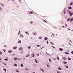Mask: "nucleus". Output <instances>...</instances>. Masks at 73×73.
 Here are the masks:
<instances>
[{
    "mask_svg": "<svg viewBox=\"0 0 73 73\" xmlns=\"http://www.w3.org/2000/svg\"><path fill=\"white\" fill-rule=\"evenodd\" d=\"M57 59H58L59 60V58L58 57H58H57Z\"/></svg>",
    "mask_w": 73,
    "mask_h": 73,
    "instance_id": "nucleus-27",
    "label": "nucleus"
},
{
    "mask_svg": "<svg viewBox=\"0 0 73 73\" xmlns=\"http://www.w3.org/2000/svg\"><path fill=\"white\" fill-rule=\"evenodd\" d=\"M42 38V37H39V39H41Z\"/></svg>",
    "mask_w": 73,
    "mask_h": 73,
    "instance_id": "nucleus-31",
    "label": "nucleus"
},
{
    "mask_svg": "<svg viewBox=\"0 0 73 73\" xmlns=\"http://www.w3.org/2000/svg\"><path fill=\"white\" fill-rule=\"evenodd\" d=\"M68 8L69 9H71V7H68Z\"/></svg>",
    "mask_w": 73,
    "mask_h": 73,
    "instance_id": "nucleus-15",
    "label": "nucleus"
},
{
    "mask_svg": "<svg viewBox=\"0 0 73 73\" xmlns=\"http://www.w3.org/2000/svg\"><path fill=\"white\" fill-rule=\"evenodd\" d=\"M73 20V17L72 18H71L70 20V22H71Z\"/></svg>",
    "mask_w": 73,
    "mask_h": 73,
    "instance_id": "nucleus-3",
    "label": "nucleus"
},
{
    "mask_svg": "<svg viewBox=\"0 0 73 73\" xmlns=\"http://www.w3.org/2000/svg\"><path fill=\"white\" fill-rule=\"evenodd\" d=\"M30 23H31V24H32L33 23V22H30Z\"/></svg>",
    "mask_w": 73,
    "mask_h": 73,
    "instance_id": "nucleus-47",
    "label": "nucleus"
},
{
    "mask_svg": "<svg viewBox=\"0 0 73 73\" xmlns=\"http://www.w3.org/2000/svg\"><path fill=\"white\" fill-rule=\"evenodd\" d=\"M66 68H69L68 67V66H66Z\"/></svg>",
    "mask_w": 73,
    "mask_h": 73,
    "instance_id": "nucleus-33",
    "label": "nucleus"
},
{
    "mask_svg": "<svg viewBox=\"0 0 73 73\" xmlns=\"http://www.w3.org/2000/svg\"><path fill=\"white\" fill-rule=\"evenodd\" d=\"M33 35H35V36H36V33H33Z\"/></svg>",
    "mask_w": 73,
    "mask_h": 73,
    "instance_id": "nucleus-9",
    "label": "nucleus"
},
{
    "mask_svg": "<svg viewBox=\"0 0 73 73\" xmlns=\"http://www.w3.org/2000/svg\"><path fill=\"white\" fill-rule=\"evenodd\" d=\"M17 72H19V71L18 70H16Z\"/></svg>",
    "mask_w": 73,
    "mask_h": 73,
    "instance_id": "nucleus-43",
    "label": "nucleus"
},
{
    "mask_svg": "<svg viewBox=\"0 0 73 73\" xmlns=\"http://www.w3.org/2000/svg\"><path fill=\"white\" fill-rule=\"evenodd\" d=\"M20 36L21 37H23V35H20Z\"/></svg>",
    "mask_w": 73,
    "mask_h": 73,
    "instance_id": "nucleus-6",
    "label": "nucleus"
},
{
    "mask_svg": "<svg viewBox=\"0 0 73 73\" xmlns=\"http://www.w3.org/2000/svg\"><path fill=\"white\" fill-rule=\"evenodd\" d=\"M68 59L69 60H71V58H70L69 57L68 58Z\"/></svg>",
    "mask_w": 73,
    "mask_h": 73,
    "instance_id": "nucleus-22",
    "label": "nucleus"
},
{
    "mask_svg": "<svg viewBox=\"0 0 73 73\" xmlns=\"http://www.w3.org/2000/svg\"><path fill=\"white\" fill-rule=\"evenodd\" d=\"M51 47H52V48H55V47H54V46H52Z\"/></svg>",
    "mask_w": 73,
    "mask_h": 73,
    "instance_id": "nucleus-39",
    "label": "nucleus"
},
{
    "mask_svg": "<svg viewBox=\"0 0 73 73\" xmlns=\"http://www.w3.org/2000/svg\"><path fill=\"white\" fill-rule=\"evenodd\" d=\"M3 70H4L5 72H6V70L5 68H3Z\"/></svg>",
    "mask_w": 73,
    "mask_h": 73,
    "instance_id": "nucleus-11",
    "label": "nucleus"
},
{
    "mask_svg": "<svg viewBox=\"0 0 73 73\" xmlns=\"http://www.w3.org/2000/svg\"><path fill=\"white\" fill-rule=\"evenodd\" d=\"M70 41L71 42H72V41H71V40H70Z\"/></svg>",
    "mask_w": 73,
    "mask_h": 73,
    "instance_id": "nucleus-57",
    "label": "nucleus"
},
{
    "mask_svg": "<svg viewBox=\"0 0 73 73\" xmlns=\"http://www.w3.org/2000/svg\"><path fill=\"white\" fill-rule=\"evenodd\" d=\"M33 73H35V72H33Z\"/></svg>",
    "mask_w": 73,
    "mask_h": 73,
    "instance_id": "nucleus-60",
    "label": "nucleus"
},
{
    "mask_svg": "<svg viewBox=\"0 0 73 73\" xmlns=\"http://www.w3.org/2000/svg\"><path fill=\"white\" fill-rule=\"evenodd\" d=\"M12 52V50H9L8 52L10 53H11Z\"/></svg>",
    "mask_w": 73,
    "mask_h": 73,
    "instance_id": "nucleus-4",
    "label": "nucleus"
},
{
    "mask_svg": "<svg viewBox=\"0 0 73 73\" xmlns=\"http://www.w3.org/2000/svg\"><path fill=\"white\" fill-rule=\"evenodd\" d=\"M35 54H34V53L33 54V55H32V57H35Z\"/></svg>",
    "mask_w": 73,
    "mask_h": 73,
    "instance_id": "nucleus-16",
    "label": "nucleus"
},
{
    "mask_svg": "<svg viewBox=\"0 0 73 73\" xmlns=\"http://www.w3.org/2000/svg\"><path fill=\"white\" fill-rule=\"evenodd\" d=\"M73 4V3H71L70 4V5H72Z\"/></svg>",
    "mask_w": 73,
    "mask_h": 73,
    "instance_id": "nucleus-29",
    "label": "nucleus"
},
{
    "mask_svg": "<svg viewBox=\"0 0 73 73\" xmlns=\"http://www.w3.org/2000/svg\"><path fill=\"white\" fill-rule=\"evenodd\" d=\"M21 67H23V64H21Z\"/></svg>",
    "mask_w": 73,
    "mask_h": 73,
    "instance_id": "nucleus-23",
    "label": "nucleus"
},
{
    "mask_svg": "<svg viewBox=\"0 0 73 73\" xmlns=\"http://www.w3.org/2000/svg\"><path fill=\"white\" fill-rule=\"evenodd\" d=\"M4 60L6 61H8V59H7V58L5 59H4Z\"/></svg>",
    "mask_w": 73,
    "mask_h": 73,
    "instance_id": "nucleus-13",
    "label": "nucleus"
},
{
    "mask_svg": "<svg viewBox=\"0 0 73 73\" xmlns=\"http://www.w3.org/2000/svg\"><path fill=\"white\" fill-rule=\"evenodd\" d=\"M28 49H30L31 48V46H29V47L28 48Z\"/></svg>",
    "mask_w": 73,
    "mask_h": 73,
    "instance_id": "nucleus-32",
    "label": "nucleus"
},
{
    "mask_svg": "<svg viewBox=\"0 0 73 73\" xmlns=\"http://www.w3.org/2000/svg\"><path fill=\"white\" fill-rule=\"evenodd\" d=\"M20 33V31H19V33H18V35H19Z\"/></svg>",
    "mask_w": 73,
    "mask_h": 73,
    "instance_id": "nucleus-40",
    "label": "nucleus"
},
{
    "mask_svg": "<svg viewBox=\"0 0 73 73\" xmlns=\"http://www.w3.org/2000/svg\"><path fill=\"white\" fill-rule=\"evenodd\" d=\"M5 66H6V65H5Z\"/></svg>",
    "mask_w": 73,
    "mask_h": 73,
    "instance_id": "nucleus-62",
    "label": "nucleus"
},
{
    "mask_svg": "<svg viewBox=\"0 0 73 73\" xmlns=\"http://www.w3.org/2000/svg\"><path fill=\"white\" fill-rule=\"evenodd\" d=\"M3 51H4V52H5V51L4 50H3Z\"/></svg>",
    "mask_w": 73,
    "mask_h": 73,
    "instance_id": "nucleus-56",
    "label": "nucleus"
},
{
    "mask_svg": "<svg viewBox=\"0 0 73 73\" xmlns=\"http://www.w3.org/2000/svg\"><path fill=\"white\" fill-rule=\"evenodd\" d=\"M59 50H60V51H62L63 50V49L62 48H60L59 49Z\"/></svg>",
    "mask_w": 73,
    "mask_h": 73,
    "instance_id": "nucleus-5",
    "label": "nucleus"
},
{
    "mask_svg": "<svg viewBox=\"0 0 73 73\" xmlns=\"http://www.w3.org/2000/svg\"><path fill=\"white\" fill-rule=\"evenodd\" d=\"M3 53L1 52H0V55H2Z\"/></svg>",
    "mask_w": 73,
    "mask_h": 73,
    "instance_id": "nucleus-25",
    "label": "nucleus"
},
{
    "mask_svg": "<svg viewBox=\"0 0 73 73\" xmlns=\"http://www.w3.org/2000/svg\"><path fill=\"white\" fill-rule=\"evenodd\" d=\"M35 62H36V63H38V62H37V60H36V59H35Z\"/></svg>",
    "mask_w": 73,
    "mask_h": 73,
    "instance_id": "nucleus-21",
    "label": "nucleus"
},
{
    "mask_svg": "<svg viewBox=\"0 0 73 73\" xmlns=\"http://www.w3.org/2000/svg\"><path fill=\"white\" fill-rule=\"evenodd\" d=\"M50 43L51 44H52V45H53L54 44V43H53L52 42H50Z\"/></svg>",
    "mask_w": 73,
    "mask_h": 73,
    "instance_id": "nucleus-26",
    "label": "nucleus"
},
{
    "mask_svg": "<svg viewBox=\"0 0 73 73\" xmlns=\"http://www.w3.org/2000/svg\"><path fill=\"white\" fill-rule=\"evenodd\" d=\"M69 44H70V43H69Z\"/></svg>",
    "mask_w": 73,
    "mask_h": 73,
    "instance_id": "nucleus-61",
    "label": "nucleus"
},
{
    "mask_svg": "<svg viewBox=\"0 0 73 73\" xmlns=\"http://www.w3.org/2000/svg\"><path fill=\"white\" fill-rule=\"evenodd\" d=\"M48 55H49V54H48Z\"/></svg>",
    "mask_w": 73,
    "mask_h": 73,
    "instance_id": "nucleus-58",
    "label": "nucleus"
},
{
    "mask_svg": "<svg viewBox=\"0 0 73 73\" xmlns=\"http://www.w3.org/2000/svg\"><path fill=\"white\" fill-rule=\"evenodd\" d=\"M71 53L73 54V51Z\"/></svg>",
    "mask_w": 73,
    "mask_h": 73,
    "instance_id": "nucleus-46",
    "label": "nucleus"
},
{
    "mask_svg": "<svg viewBox=\"0 0 73 73\" xmlns=\"http://www.w3.org/2000/svg\"><path fill=\"white\" fill-rule=\"evenodd\" d=\"M21 53L22 54L23 53V52H21Z\"/></svg>",
    "mask_w": 73,
    "mask_h": 73,
    "instance_id": "nucleus-50",
    "label": "nucleus"
},
{
    "mask_svg": "<svg viewBox=\"0 0 73 73\" xmlns=\"http://www.w3.org/2000/svg\"><path fill=\"white\" fill-rule=\"evenodd\" d=\"M59 70H62V68H60V67L59 68Z\"/></svg>",
    "mask_w": 73,
    "mask_h": 73,
    "instance_id": "nucleus-36",
    "label": "nucleus"
},
{
    "mask_svg": "<svg viewBox=\"0 0 73 73\" xmlns=\"http://www.w3.org/2000/svg\"><path fill=\"white\" fill-rule=\"evenodd\" d=\"M30 13L31 14H33V12H30Z\"/></svg>",
    "mask_w": 73,
    "mask_h": 73,
    "instance_id": "nucleus-24",
    "label": "nucleus"
},
{
    "mask_svg": "<svg viewBox=\"0 0 73 73\" xmlns=\"http://www.w3.org/2000/svg\"><path fill=\"white\" fill-rule=\"evenodd\" d=\"M41 71L44 72V70L43 69H41Z\"/></svg>",
    "mask_w": 73,
    "mask_h": 73,
    "instance_id": "nucleus-20",
    "label": "nucleus"
},
{
    "mask_svg": "<svg viewBox=\"0 0 73 73\" xmlns=\"http://www.w3.org/2000/svg\"><path fill=\"white\" fill-rule=\"evenodd\" d=\"M19 50H20V51H23V49L22 47H20L19 49Z\"/></svg>",
    "mask_w": 73,
    "mask_h": 73,
    "instance_id": "nucleus-1",
    "label": "nucleus"
},
{
    "mask_svg": "<svg viewBox=\"0 0 73 73\" xmlns=\"http://www.w3.org/2000/svg\"><path fill=\"white\" fill-rule=\"evenodd\" d=\"M44 39L45 40H47L48 39V38L47 37H45L44 38Z\"/></svg>",
    "mask_w": 73,
    "mask_h": 73,
    "instance_id": "nucleus-12",
    "label": "nucleus"
},
{
    "mask_svg": "<svg viewBox=\"0 0 73 73\" xmlns=\"http://www.w3.org/2000/svg\"><path fill=\"white\" fill-rule=\"evenodd\" d=\"M14 66H15L16 67H17V65L16 64H14Z\"/></svg>",
    "mask_w": 73,
    "mask_h": 73,
    "instance_id": "nucleus-28",
    "label": "nucleus"
},
{
    "mask_svg": "<svg viewBox=\"0 0 73 73\" xmlns=\"http://www.w3.org/2000/svg\"><path fill=\"white\" fill-rule=\"evenodd\" d=\"M1 60V59L0 58V61Z\"/></svg>",
    "mask_w": 73,
    "mask_h": 73,
    "instance_id": "nucleus-54",
    "label": "nucleus"
},
{
    "mask_svg": "<svg viewBox=\"0 0 73 73\" xmlns=\"http://www.w3.org/2000/svg\"><path fill=\"white\" fill-rule=\"evenodd\" d=\"M14 60H17L18 59L17 58H14Z\"/></svg>",
    "mask_w": 73,
    "mask_h": 73,
    "instance_id": "nucleus-7",
    "label": "nucleus"
},
{
    "mask_svg": "<svg viewBox=\"0 0 73 73\" xmlns=\"http://www.w3.org/2000/svg\"><path fill=\"white\" fill-rule=\"evenodd\" d=\"M52 35H53V36H54V34H53Z\"/></svg>",
    "mask_w": 73,
    "mask_h": 73,
    "instance_id": "nucleus-55",
    "label": "nucleus"
},
{
    "mask_svg": "<svg viewBox=\"0 0 73 73\" xmlns=\"http://www.w3.org/2000/svg\"><path fill=\"white\" fill-rule=\"evenodd\" d=\"M49 61L50 62H51L52 61V60H50V59H49Z\"/></svg>",
    "mask_w": 73,
    "mask_h": 73,
    "instance_id": "nucleus-34",
    "label": "nucleus"
},
{
    "mask_svg": "<svg viewBox=\"0 0 73 73\" xmlns=\"http://www.w3.org/2000/svg\"><path fill=\"white\" fill-rule=\"evenodd\" d=\"M21 40H19L18 41V43H19V44H21Z\"/></svg>",
    "mask_w": 73,
    "mask_h": 73,
    "instance_id": "nucleus-8",
    "label": "nucleus"
},
{
    "mask_svg": "<svg viewBox=\"0 0 73 73\" xmlns=\"http://www.w3.org/2000/svg\"><path fill=\"white\" fill-rule=\"evenodd\" d=\"M69 14H70V16H72V15L73 14V13H72L70 12H69Z\"/></svg>",
    "mask_w": 73,
    "mask_h": 73,
    "instance_id": "nucleus-2",
    "label": "nucleus"
},
{
    "mask_svg": "<svg viewBox=\"0 0 73 73\" xmlns=\"http://www.w3.org/2000/svg\"><path fill=\"white\" fill-rule=\"evenodd\" d=\"M62 27H65L64 26H62Z\"/></svg>",
    "mask_w": 73,
    "mask_h": 73,
    "instance_id": "nucleus-49",
    "label": "nucleus"
},
{
    "mask_svg": "<svg viewBox=\"0 0 73 73\" xmlns=\"http://www.w3.org/2000/svg\"><path fill=\"white\" fill-rule=\"evenodd\" d=\"M47 44H48V41H47Z\"/></svg>",
    "mask_w": 73,
    "mask_h": 73,
    "instance_id": "nucleus-51",
    "label": "nucleus"
},
{
    "mask_svg": "<svg viewBox=\"0 0 73 73\" xmlns=\"http://www.w3.org/2000/svg\"><path fill=\"white\" fill-rule=\"evenodd\" d=\"M37 55L38 56H39V54H37Z\"/></svg>",
    "mask_w": 73,
    "mask_h": 73,
    "instance_id": "nucleus-48",
    "label": "nucleus"
},
{
    "mask_svg": "<svg viewBox=\"0 0 73 73\" xmlns=\"http://www.w3.org/2000/svg\"><path fill=\"white\" fill-rule=\"evenodd\" d=\"M63 59L64 60H66V58H65V57H64L63 58Z\"/></svg>",
    "mask_w": 73,
    "mask_h": 73,
    "instance_id": "nucleus-19",
    "label": "nucleus"
},
{
    "mask_svg": "<svg viewBox=\"0 0 73 73\" xmlns=\"http://www.w3.org/2000/svg\"><path fill=\"white\" fill-rule=\"evenodd\" d=\"M25 33H27V35H29V33L28 32H25Z\"/></svg>",
    "mask_w": 73,
    "mask_h": 73,
    "instance_id": "nucleus-35",
    "label": "nucleus"
},
{
    "mask_svg": "<svg viewBox=\"0 0 73 73\" xmlns=\"http://www.w3.org/2000/svg\"><path fill=\"white\" fill-rule=\"evenodd\" d=\"M29 56V55H28L27 56H26V57H28Z\"/></svg>",
    "mask_w": 73,
    "mask_h": 73,
    "instance_id": "nucleus-44",
    "label": "nucleus"
},
{
    "mask_svg": "<svg viewBox=\"0 0 73 73\" xmlns=\"http://www.w3.org/2000/svg\"><path fill=\"white\" fill-rule=\"evenodd\" d=\"M36 46L38 47H40V45H37Z\"/></svg>",
    "mask_w": 73,
    "mask_h": 73,
    "instance_id": "nucleus-37",
    "label": "nucleus"
},
{
    "mask_svg": "<svg viewBox=\"0 0 73 73\" xmlns=\"http://www.w3.org/2000/svg\"><path fill=\"white\" fill-rule=\"evenodd\" d=\"M44 22H46V23H47V22H46L45 20H44Z\"/></svg>",
    "mask_w": 73,
    "mask_h": 73,
    "instance_id": "nucleus-42",
    "label": "nucleus"
},
{
    "mask_svg": "<svg viewBox=\"0 0 73 73\" xmlns=\"http://www.w3.org/2000/svg\"><path fill=\"white\" fill-rule=\"evenodd\" d=\"M63 63H64V64H66L67 63V62H63Z\"/></svg>",
    "mask_w": 73,
    "mask_h": 73,
    "instance_id": "nucleus-30",
    "label": "nucleus"
},
{
    "mask_svg": "<svg viewBox=\"0 0 73 73\" xmlns=\"http://www.w3.org/2000/svg\"><path fill=\"white\" fill-rule=\"evenodd\" d=\"M15 55V54H13V56Z\"/></svg>",
    "mask_w": 73,
    "mask_h": 73,
    "instance_id": "nucleus-52",
    "label": "nucleus"
},
{
    "mask_svg": "<svg viewBox=\"0 0 73 73\" xmlns=\"http://www.w3.org/2000/svg\"><path fill=\"white\" fill-rule=\"evenodd\" d=\"M65 25H66V27H67V24H66Z\"/></svg>",
    "mask_w": 73,
    "mask_h": 73,
    "instance_id": "nucleus-45",
    "label": "nucleus"
},
{
    "mask_svg": "<svg viewBox=\"0 0 73 73\" xmlns=\"http://www.w3.org/2000/svg\"><path fill=\"white\" fill-rule=\"evenodd\" d=\"M69 29V30H70V29Z\"/></svg>",
    "mask_w": 73,
    "mask_h": 73,
    "instance_id": "nucleus-59",
    "label": "nucleus"
},
{
    "mask_svg": "<svg viewBox=\"0 0 73 73\" xmlns=\"http://www.w3.org/2000/svg\"><path fill=\"white\" fill-rule=\"evenodd\" d=\"M4 46H5V47H6V46L5 45H4Z\"/></svg>",
    "mask_w": 73,
    "mask_h": 73,
    "instance_id": "nucleus-53",
    "label": "nucleus"
},
{
    "mask_svg": "<svg viewBox=\"0 0 73 73\" xmlns=\"http://www.w3.org/2000/svg\"><path fill=\"white\" fill-rule=\"evenodd\" d=\"M17 48V47H13V49H15Z\"/></svg>",
    "mask_w": 73,
    "mask_h": 73,
    "instance_id": "nucleus-10",
    "label": "nucleus"
},
{
    "mask_svg": "<svg viewBox=\"0 0 73 73\" xmlns=\"http://www.w3.org/2000/svg\"><path fill=\"white\" fill-rule=\"evenodd\" d=\"M70 20V18H68V19H67V21H69Z\"/></svg>",
    "mask_w": 73,
    "mask_h": 73,
    "instance_id": "nucleus-17",
    "label": "nucleus"
},
{
    "mask_svg": "<svg viewBox=\"0 0 73 73\" xmlns=\"http://www.w3.org/2000/svg\"><path fill=\"white\" fill-rule=\"evenodd\" d=\"M46 66H47V67H48V68H50V66L49 65L47 64V65H46Z\"/></svg>",
    "mask_w": 73,
    "mask_h": 73,
    "instance_id": "nucleus-14",
    "label": "nucleus"
},
{
    "mask_svg": "<svg viewBox=\"0 0 73 73\" xmlns=\"http://www.w3.org/2000/svg\"><path fill=\"white\" fill-rule=\"evenodd\" d=\"M65 53L67 54H69V53H68V52H65Z\"/></svg>",
    "mask_w": 73,
    "mask_h": 73,
    "instance_id": "nucleus-18",
    "label": "nucleus"
},
{
    "mask_svg": "<svg viewBox=\"0 0 73 73\" xmlns=\"http://www.w3.org/2000/svg\"><path fill=\"white\" fill-rule=\"evenodd\" d=\"M2 63L3 64H4V65H7V64H5L4 63Z\"/></svg>",
    "mask_w": 73,
    "mask_h": 73,
    "instance_id": "nucleus-38",
    "label": "nucleus"
},
{
    "mask_svg": "<svg viewBox=\"0 0 73 73\" xmlns=\"http://www.w3.org/2000/svg\"><path fill=\"white\" fill-rule=\"evenodd\" d=\"M57 73H60V72H58V71H57Z\"/></svg>",
    "mask_w": 73,
    "mask_h": 73,
    "instance_id": "nucleus-41",
    "label": "nucleus"
}]
</instances>
